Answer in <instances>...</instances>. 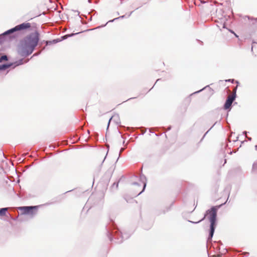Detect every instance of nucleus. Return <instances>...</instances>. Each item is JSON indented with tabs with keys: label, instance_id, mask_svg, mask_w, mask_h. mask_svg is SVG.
Instances as JSON below:
<instances>
[{
	"label": "nucleus",
	"instance_id": "nucleus-8",
	"mask_svg": "<svg viewBox=\"0 0 257 257\" xmlns=\"http://www.w3.org/2000/svg\"><path fill=\"white\" fill-rule=\"evenodd\" d=\"M11 65H12L11 64H10V65H0V70H4V69H5L6 68H8L9 67H10Z\"/></svg>",
	"mask_w": 257,
	"mask_h": 257
},
{
	"label": "nucleus",
	"instance_id": "nucleus-4",
	"mask_svg": "<svg viewBox=\"0 0 257 257\" xmlns=\"http://www.w3.org/2000/svg\"><path fill=\"white\" fill-rule=\"evenodd\" d=\"M18 209L22 211V214H30L32 216L37 213L38 206H23L20 207Z\"/></svg>",
	"mask_w": 257,
	"mask_h": 257
},
{
	"label": "nucleus",
	"instance_id": "nucleus-7",
	"mask_svg": "<svg viewBox=\"0 0 257 257\" xmlns=\"http://www.w3.org/2000/svg\"><path fill=\"white\" fill-rule=\"evenodd\" d=\"M7 208H4L0 209V215L1 216H4L6 215V211H7Z\"/></svg>",
	"mask_w": 257,
	"mask_h": 257
},
{
	"label": "nucleus",
	"instance_id": "nucleus-1",
	"mask_svg": "<svg viewBox=\"0 0 257 257\" xmlns=\"http://www.w3.org/2000/svg\"><path fill=\"white\" fill-rule=\"evenodd\" d=\"M39 41V34L37 32L31 34L21 42L19 53L23 56L29 55L33 52Z\"/></svg>",
	"mask_w": 257,
	"mask_h": 257
},
{
	"label": "nucleus",
	"instance_id": "nucleus-3",
	"mask_svg": "<svg viewBox=\"0 0 257 257\" xmlns=\"http://www.w3.org/2000/svg\"><path fill=\"white\" fill-rule=\"evenodd\" d=\"M31 28V24L30 23H23L21 24H20L19 25L16 26L15 27H14L13 29H11L6 32L5 34H9L10 33H13L15 32L18 31H25L27 30H29Z\"/></svg>",
	"mask_w": 257,
	"mask_h": 257
},
{
	"label": "nucleus",
	"instance_id": "nucleus-13",
	"mask_svg": "<svg viewBox=\"0 0 257 257\" xmlns=\"http://www.w3.org/2000/svg\"><path fill=\"white\" fill-rule=\"evenodd\" d=\"M205 217H206L207 218V216H206V214L205 215V216L203 217V218H202L201 220H199V222L201 221V220H203Z\"/></svg>",
	"mask_w": 257,
	"mask_h": 257
},
{
	"label": "nucleus",
	"instance_id": "nucleus-10",
	"mask_svg": "<svg viewBox=\"0 0 257 257\" xmlns=\"http://www.w3.org/2000/svg\"><path fill=\"white\" fill-rule=\"evenodd\" d=\"M23 64V60L21 59L20 60L19 62L18 63V64H17V65H21V64Z\"/></svg>",
	"mask_w": 257,
	"mask_h": 257
},
{
	"label": "nucleus",
	"instance_id": "nucleus-15",
	"mask_svg": "<svg viewBox=\"0 0 257 257\" xmlns=\"http://www.w3.org/2000/svg\"><path fill=\"white\" fill-rule=\"evenodd\" d=\"M228 81H231L232 82L233 81V80L229 79L227 80Z\"/></svg>",
	"mask_w": 257,
	"mask_h": 257
},
{
	"label": "nucleus",
	"instance_id": "nucleus-2",
	"mask_svg": "<svg viewBox=\"0 0 257 257\" xmlns=\"http://www.w3.org/2000/svg\"><path fill=\"white\" fill-rule=\"evenodd\" d=\"M217 209L218 207L217 206H213L210 209L208 210L206 213V216H207V219L210 223L209 239L212 238L214 232L216 224Z\"/></svg>",
	"mask_w": 257,
	"mask_h": 257
},
{
	"label": "nucleus",
	"instance_id": "nucleus-6",
	"mask_svg": "<svg viewBox=\"0 0 257 257\" xmlns=\"http://www.w3.org/2000/svg\"><path fill=\"white\" fill-rule=\"evenodd\" d=\"M234 93L232 94L229 95L227 97V98L226 100V102L224 105V108L225 109H228L230 108V106L233 102V101L234 100L235 98V89L233 90Z\"/></svg>",
	"mask_w": 257,
	"mask_h": 257
},
{
	"label": "nucleus",
	"instance_id": "nucleus-16",
	"mask_svg": "<svg viewBox=\"0 0 257 257\" xmlns=\"http://www.w3.org/2000/svg\"><path fill=\"white\" fill-rule=\"evenodd\" d=\"M114 117H115V116H112V117H111V118H110V120L111 119H112Z\"/></svg>",
	"mask_w": 257,
	"mask_h": 257
},
{
	"label": "nucleus",
	"instance_id": "nucleus-11",
	"mask_svg": "<svg viewBox=\"0 0 257 257\" xmlns=\"http://www.w3.org/2000/svg\"><path fill=\"white\" fill-rule=\"evenodd\" d=\"M73 35H74V34H72V35H65V36L64 37V38H67L68 37H69V36H73Z\"/></svg>",
	"mask_w": 257,
	"mask_h": 257
},
{
	"label": "nucleus",
	"instance_id": "nucleus-5",
	"mask_svg": "<svg viewBox=\"0 0 257 257\" xmlns=\"http://www.w3.org/2000/svg\"><path fill=\"white\" fill-rule=\"evenodd\" d=\"M146 184H144V187L142 190L141 186L138 183H134L131 188V191L133 192L134 195L137 196L140 194L145 189Z\"/></svg>",
	"mask_w": 257,
	"mask_h": 257
},
{
	"label": "nucleus",
	"instance_id": "nucleus-9",
	"mask_svg": "<svg viewBox=\"0 0 257 257\" xmlns=\"http://www.w3.org/2000/svg\"><path fill=\"white\" fill-rule=\"evenodd\" d=\"M8 57L6 55H4L0 57V62H2L3 61H7Z\"/></svg>",
	"mask_w": 257,
	"mask_h": 257
},
{
	"label": "nucleus",
	"instance_id": "nucleus-12",
	"mask_svg": "<svg viewBox=\"0 0 257 257\" xmlns=\"http://www.w3.org/2000/svg\"><path fill=\"white\" fill-rule=\"evenodd\" d=\"M255 45H257V43H254L252 46V48H251V49L252 50V48H253V47Z\"/></svg>",
	"mask_w": 257,
	"mask_h": 257
},
{
	"label": "nucleus",
	"instance_id": "nucleus-14",
	"mask_svg": "<svg viewBox=\"0 0 257 257\" xmlns=\"http://www.w3.org/2000/svg\"><path fill=\"white\" fill-rule=\"evenodd\" d=\"M205 217H206L207 218V216H206V214L205 215V216L203 217V218H202L201 220H199V222L201 221V220H203Z\"/></svg>",
	"mask_w": 257,
	"mask_h": 257
}]
</instances>
